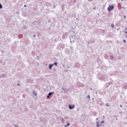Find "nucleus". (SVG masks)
<instances>
[{"label":"nucleus","mask_w":127,"mask_h":127,"mask_svg":"<svg viewBox=\"0 0 127 127\" xmlns=\"http://www.w3.org/2000/svg\"><path fill=\"white\" fill-rule=\"evenodd\" d=\"M69 109L70 110H72V109H74L75 108V106L73 105L72 107L71 105H69Z\"/></svg>","instance_id":"2"},{"label":"nucleus","mask_w":127,"mask_h":127,"mask_svg":"<svg viewBox=\"0 0 127 127\" xmlns=\"http://www.w3.org/2000/svg\"><path fill=\"white\" fill-rule=\"evenodd\" d=\"M111 27H112V28H115V25L111 24Z\"/></svg>","instance_id":"4"},{"label":"nucleus","mask_w":127,"mask_h":127,"mask_svg":"<svg viewBox=\"0 0 127 127\" xmlns=\"http://www.w3.org/2000/svg\"><path fill=\"white\" fill-rule=\"evenodd\" d=\"M64 127H67V126H64Z\"/></svg>","instance_id":"17"},{"label":"nucleus","mask_w":127,"mask_h":127,"mask_svg":"<svg viewBox=\"0 0 127 127\" xmlns=\"http://www.w3.org/2000/svg\"><path fill=\"white\" fill-rule=\"evenodd\" d=\"M61 121H62V123H64V122H65V120H64V119H62L61 120Z\"/></svg>","instance_id":"5"},{"label":"nucleus","mask_w":127,"mask_h":127,"mask_svg":"<svg viewBox=\"0 0 127 127\" xmlns=\"http://www.w3.org/2000/svg\"><path fill=\"white\" fill-rule=\"evenodd\" d=\"M51 95H52V92L49 93V94H48L49 96H51Z\"/></svg>","instance_id":"6"},{"label":"nucleus","mask_w":127,"mask_h":127,"mask_svg":"<svg viewBox=\"0 0 127 127\" xmlns=\"http://www.w3.org/2000/svg\"><path fill=\"white\" fill-rule=\"evenodd\" d=\"M123 41H124V42L125 43H126V40H124Z\"/></svg>","instance_id":"11"},{"label":"nucleus","mask_w":127,"mask_h":127,"mask_svg":"<svg viewBox=\"0 0 127 127\" xmlns=\"http://www.w3.org/2000/svg\"><path fill=\"white\" fill-rule=\"evenodd\" d=\"M50 96H49V95H48L47 96V98H48L49 99V98H50Z\"/></svg>","instance_id":"9"},{"label":"nucleus","mask_w":127,"mask_h":127,"mask_svg":"<svg viewBox=\"0 0 127 127\" xmlns=\"http://www.w3.org/2000/svg\"><path fill=\"white\" fill-rule=\"evenodd\" d=\"M0 8H2V5L1 4H0Z\"/></svg>","instance_id":"7"},{"label":"nucleus","mask_w":127,"mask_h":127,"mask_svg":"<svg viewBox=\"0 0 127 127\" xmlns=\"http://www.w3.org/2000/svg\"><path fill=\"white\" fill-rule=\"evenodd\" d=\"M102 123H104V121H102Z\"/></svg>","instance_id":"16"},{"label":"nucleus","mask_w":127,"mask_h":127,"mask_svg":"<svg viewBox=\"0 0 127 127\" xmlns=\"http://www.w3.org/2000/svg\"><path fill=\"white\" fill-rule=\"evenodd\" d=\"M125 18H126V16L124 17Z\"/></svg>","instance_id":"18"},{"label":"nucleus","mask_w":127,"mask_h":127,"mask_svg":"<svg viewBox=\"0 0 127 127\" xmlns=\"http://www.w3.org/2000/svg\"><path fill=\"white\" fill-rule=\"evenodd\" d=\"M67 127H69V126H70V124H67Z\"/></svg>","instance_id":"10"},{"label":"nucleus","mask_w":127,"mask_h":127,"mask_svg":"<svg viewBox=\"0 0 127 127\" xmlns=\"http://www.w3.org/2000/svg\"><path fill=\"white\" fill-rule=\"evenodd\" d=\"M97 126L98 127H99V123H98V124H97Z\"/></svg>","instance_id":"12"},{"label":"nucleus","mask_w":127,"mask_h":127,"mask_svg":"<svg viewBox=\"0 0 127 127\" xmlns=\"http://www.w3.org/2000/svg\"><path fill=\"white\" fill-rule=\"evenodd\" d=\"M125 33L126 34H127V31H126L125 32Z\"/></svg>","instance_id":"13"},{"label":"nucleus","mask_w":127,"mask_h":127,"mask_svg":"<svg viewBox=\"0 0 127 127\" xmlns=\"http://www.w3.org/2000/svg\"><path fill=\"white\" fill-rule=\"evenodd\" d=\"M26 7V5H24V7Z\"/></svg>","instance_id":"14"},{"label":"nucleus","mask_w":127,"mask_h":127,"mask_svg":"<svg viewBox=\"0 0 127 127\" xmlns=\"http://www.w3.org/2000/svg\"><path fill=\"white\" fill-rule=\"evenodd\" d=\"M108 105H109V104H106L107 107H108Z\"/></svg>","instance_id":"15"},{"label":"nucleus","mask_w":127,"mask_h":127,"mask_svg":"<svg viewBox=\"0 0 127 127\" xmlns=\"http://www.w3.org/2000/svg\"><path fill=\"white\" fill-rule=\"evenodd\" d=\"M121 107H122V105H121Z\"/></svg>","instance_id":"19"},{"label":"nucleus","mask_w":127,"mask_h":127,"mask_svg":"<svg viewBox=\"0 0 127 127\" xmlns=\"http://www.w3.org/2000/svg\"><path fill=\"white\" fill-rule=\"evenodd\" d=\"M53 65L54 64H52V65H50V66H49V69H51V68H52V66H53Z\"/></svg>","instance_id":"3"},{"label":"nucleus","mask_w":127,"mask_h":127,"mask_svg":"<svg viewBox=\"0 0 127 127\" xmlns=\"http://www.w3.org/2000/svg\"><path fill=\"white\" fill-rule=\"evenodd\" d=\"M54 64V65H55L56 66H57V63H55Z\"/></svg>","instance_id":"8"},{"label":"nucleus","mask_w":127,"mask_h":127,"mask_svg":"<svg viewBox=\"0 0 127 127\" xmlns=\"http://www.w3.org/2000/svg\"><path fill=\"white\" fill-rule=\"evenodd\" d=\"M114 9V6H110L108 8V11H111V10H113Z\"/></svg>","instance_id":"1"}]
</instances>
